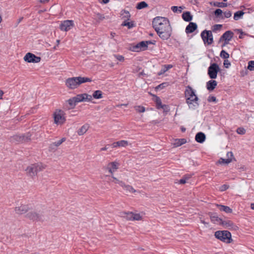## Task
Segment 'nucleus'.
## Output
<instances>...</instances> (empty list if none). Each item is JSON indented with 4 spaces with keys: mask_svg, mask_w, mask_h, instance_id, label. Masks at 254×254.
<instances>
[{
    "mask_svg": "<svg viewBox=\"0 0 254 254\" xmlns=\"http://www.w3.org/2000/svg\"><path fill=\"white\" fill-rule=\"evenodd\" d=\"M74 97L75 98V100L77 103L80 102H83V99L81 96V94H78Z\"/></svg>",
    "mask_w": 254,
    "mask_h": 254,
    "instance_id": "8fccbe9b",
    "label": "nucleus"
},
{
    "mask_svg": "<svg viewBox=\"0 0 254 254\" xmlns=\"http://www.w3.org/2000/svg\"><path fill=\"white\" fill-rule=\"evenodd\" d=\"M224 18H229L232 16V13L230 10H227L225 11L224 13Z\"/></svg>",
    "mask_w": 254,
    "mask_h": 254,
    "instance_id": "5fc2aeb1",
    "label": "nucleus"
},
{
    "mask_svg": "<svg viewBox=\"0 0 254 254\" xmlns=\"http://www.w3.org/2000/svg\"><path fill=\"white\" fill-rule=\"evenodd\" d=\"M186 102L190 108H193L197 105V97L194 90L190 86L187 87L185 90Z\"/></svg>",
    "mask_w": 254,
    "mask_h": 254,
    "instance_id": "7ed1b4c3",
    "label": "nucleus"
},
{
    "mask_svg": "<svg viewBox=\"0 0 254 254\" xmlns=\"http://www.w3.org/2000/svg\"><path fill=\"white\" fill-rule=\"evenodd\" d=\"M244 14V12L243 11H238L234 13V19L235 20H238L240 18H241Z\"/></svg>",
    "mask_w": 254,
    "mask_h": 254,
    "instance_id": "2f4dec72",
    "label": "nucleus"
},
{
    "mask_svg": "<svg viewBox=\"0 0 254 254\" xmlns=\"http://www.w3.org/2000/svg\"><path fill=\"white\" fill-rule=\"evenodd\" d=\"M229 186L228 185L224 184V185H222L220 187L219 190L221 191H223L227 190L229 188Z\"/></svg>",
    "mask_w": 254,
    "mask_h": 254,
    "instance_id": "bf43d9fd",
    "label": "nucleus"
},
{
    "mask_svg": "<svg viewBox=\"0 0 254 254\" xmlns=\"http://www.w3.org/2000/svg\"><path fill=\"white\" fill-rule=\"evenodd\" d=\"M65 140V138L64 137V138H62L60 140H59L58 141H56V142H54V143L55 144V147H58Z\"/></svg>",
    "mask_w": 254,
    "mask_h": 254,
    "instance_id": "3c124183",
    "label": "nucleus"
},
{
    "mask_svg": "<svg viewBox=\"0 0 254 254\" xmlns=\"http://www.w3.org/2000/svg\"><path fill=\"white\" fill-rule=\"evenodd\" d=\"M142 217L139 214L133 213V220H140Z\"/></svg>",
    "mask_w": 254,
    "mask_h": 254,
    "instance_id": "864d4df0",
    "label": "nucleus"
},
{
    "mask_svg": "<svg viewBox=\"0 0 254 254\" xmlns=\"http://www.w3.org/2000/svg\"><path fill=\"white\" fill-rule=\"evenodd\" d=\"M153 27L159 37L163 40L168 39L172 33V28L169 20L163 17L157 16L152 21Z\"/></svg>",
    "mask_w": 254,
    "mask_h": 254,
    "instance_id": "f257e3e1",
    "label": "nucleus"
},
{
    "mask_svg": "<svg viewBox=\"0 0 254 254\" xmlns=\"http://www.w3.org/2000/svg\"><path fill=\"white\" fill-rule=\"evenodd\" d=\"M74 23L72 20H66L62 22L60 28L62 31H67L73 27Z\"/></svg>",
    "mask_w": 254,
    "mask_h": 254,
    "instance_id": "f8f14e48",
    "label": "nucleus"
},
{
    "mask_svg": "<svg viewBox=\"0 0 254 254\" xmlns=\"http://www.w3.org/2000/svg\"><path fill=\"white\" fill-rule=\"evenodd\" d=\"M67 102L69 104L70 108H73L75 106L76 103H77L75 100L74 97L69 99L68 100H67Z\"/></svg>",
    "mask_w": 254,
    "mask_h": 254,
    "instance_id": "7c9ffc66",
    "label": "nucleus"
},
{
    "mask_svg": "<svg viewBox=\"0 0 254 254\" xmlns=\"http://www.w3.org/2000/svg\"><path fill=\"white\" fill-rule=\"evenodd\" d=\"M213 42V37L212 31L207 30V45L210 44Z\"/></svg>",
    "mask_w": 254,
    "mask_h": 254,
    "instance_id": "c9c22d12",
    "label": "nucleus"
},
{
    "mask_svg": "<svg viewBox=\"0 0 254 254\" xmlns=\"http://www.w3.org/2000/svg\"><path fill=\"white\" fill-rule=\"evenodd\" d=\"M115 57L119 61H124V57L123 56L121 55H115Z\"/></svg>",
    "mask_w": 254,
    "mask_h": 254,
    "instance_id": "e2e57ef3",
    "label": "nucleus"
},
{
    "mask_svg": "<svg viewBox=\"0 0 254 254\" xmlns=\"http://www.w3.org/2000/svg\"><path fill=\"white\" fill-rule=\"evenodd\" d=\"M214 236L218 240L226 244H230L233 241L231 234L227 230L217 231Z\"/></svg>",
    "mask_w": 254,
    "mask_h": 254,
    "instance_id": "20e7f679",
    "label": "nucleus"
},
{
    "mask_svg": "<svg viewBox=\"0 0 254 254\" xmlns=\"http://www.w3.org/2000/svg\"><path fill=\"white\" fill-rule=\"evenodd\" d=\"M148 6L147 3L145 1H141L137 3L136 8L137 9H141Z\"/></svg>",
    "mask_w": 254,
    "mask_h": 254,
    "instance_id": "72a5a7b5",
    "label": "nucleus"
},
{
    "mask_svg": "<svg viewBox=\"0 0 254 254\" xmlns=\"http://www.w3.org/2000/svg\"><path fill=\"white\" fill-rule=\"evenodd\" d=\"M217 206L220 210L224 211L227 213H230L232 212V209L229 206L223 205H218Z\"/></svg>",
    "mask_w": 254,
    "mask_h": 254,
    "instance_id": "b1692460",
    "label": "nucleus"
},
{
    "mask_svg": "<svg viewBox=\"0 0 254 254\" xmlns=\"http://www.w3.org/2000/svg\"><path fill=\"white\" fill-rule=\"evenodd\" d=\"M201 37L204 44H206V29H204L201 33Z\"/></svg>",
    "mask_w": 254,
    "mask_h": 254,
    "instance_id": "de8ad7c7",
    "label": "nucleus"
},
{
    "mask_svg": "<svg viewBox=\"0 0 254 254\" xmlns=\"http://www.w3.org/2000/svg\"><path fill=\"white\" fill-rule=\"evenodd\" d=\"M24 60L27 63H38L41 61V58L37 57L34 54L28 53L24 57Z\"/></svg>",
    "mask_w": 254,
    "mask_h": 254,
    "instance_id": "9b49d317",
    "label": "nucleus"
},
{
    "mask_svg": "<svg viewBox=\"0 0 254 254\" xmlns=\"http://www.w3.org/2000/svg\"><path fill=\"white\" fill-rule=\"evenodd\" d=\"M209 215L212 223L220 225L222 219L218 217L216 213H209Z\"/></svg>",
    "mask_w": 254,
    "mask_h": 254,
    "instance_id": "dca6fc26",
    "label": "nucleus"
},
{
    "mask_svg": "<svg viewBox=\"0 0 254 254\" xmlns=\"http://www.w3.org/2000/svg\"><path fill=\"white\" fill-rule=\"evenodd\" d=\"M25 217L32 221H43L45 219L43 212L38 210H32L28 212Z\"/></svg>",
    "mask_w": 254,
    "mask_h": 254,
    "instance_id": "423d86ee",
    "label": "nucleus"
},
{
    "mask_svg": "<svg viewBox=\"0 0 254 254\" xmlns=\"http://www.w3.org/2000/svg\"><path fill=\"white\" fill-rule=\"evenodd\" d=\"M220 225L223 226L225 228L233 230H236L238 228V227L232 221L228 219H222Z\"/></svg>",
    "mask_w": 254,
    "mask_h": 254,
    "instance_id": "ddd939ff",
    "label": "nucleus"
},
{
    "mask_svg": "<svg viewBox=\"0 0 254 254\" xmlns=\"http://www.w3.org/2000/svg\"><path fill=\"white\" fill-rule=\"evenodd\" d=\"M89 126L88 125H84L80 128L78 131L77 133L79 135L84 134L88 129Z\"/></svg>",
    "mask_w": 254,
    "mask_h": 254,
    "instance_id": "393cba45",
    "label": "nucleus"
},
{
    "mask_svg": "<svg viewBox=\"0 0 254 254\" xmlns=\"http://www.w3.org/2000/svg\"><path fill=\"white\" fill-rule=\"evenodd\" d=\"M225 67L228 68L231 65L230 62L228 60H225L223 63Z\"/></svg>",
    "mask_w": 254,
    "mask_h": 254,
    "instance_id": "052dcab7",
    "label": "nucleus"
},
{
    "mask_svg": "<svg viewBox=\"0 0 254 254\" xmlns=\"http://www.w3.org/2000/svg\"><path fill=\"white\" fill-rule=\"evenodd\" d=\"M227 158H231L232 160L233 158V153L232 152H228L227 153Z\"/></svg>",
    "mask_w": 254,
    "mask_h": 254,
    "instance_id": "338daca9",
    "label": "nucleus"
},
{
    "mask_svg": "<svg viewBox=\"0 0 254 254\" xmlns=\"http://www.w3.org/2000/svg\"><path fill=\"white\" fill-rule=\"evenodd\" d=\"M187 181L186 180V179H184V178L183 177V178L180 180L179 183L181 184H184L187 183Z\"/></svg>",
    "mask_w": 254,
    "mask_h": 254,
    "instance_id": "774afa93",
    "label": "nucleus"
},
{
    "mask_svg": "<svg viewBox=\"0 0 254 254\" xmlns=\"http://www.w3.org/2000/svg\"><path fill=\"white\" fill-rule=\"evenodd\" d=\"M161 108L163 109V110L165 112H168L169 110L168 106L166 105H162L160 107V109Z\"/></svg>",
    "mask_w": 254,
    "mask_h": 254,
    "instance_id": "0e129e2a",
    "label": "nucleus"
},
{
    "mask_svg": "<svg viewBox=\"0 0 254 254\" xmlns=\"http://www.w3.org/2000/svg\"><path fill=\"white\" fill-rule=\"evenodd\" d=\"M187 142V140L185 138L176 139L173 142L174 147H179L183 144H185Z\"/></svg>",
    "mask_w": 254,
    "mask_h": 254,
    "instance_id": "412c9836",
    "label": "nucleus"
},
{
    "mask_svg": "<svg viewBox=\"0 0 254 254\" xmlns=\"http://www.w3.org/2000/svg\"><path fill=\"white\" fill-rule=\"evenodd\" d=\"M222 10L220 9H216L214 12V13L216 17L224 19L223 16L222 15Z\"/></svg>",
    "mask_w": 254,
    "mask_h": 254,
    "instance_id": "f704fd0d",
    "label": "nucleus"
},
{
    "mask_svg": "<svg viewBox=\"0 0 254 254\" xmlns=\"http://www.w3.org/2000/svg\"><path fill=\"white\" fill-rule=\"evenodd\" d=\"M231 162H232V159L231 158L223 159L222 158H221L219 159L218 163L221 164H228L229 163H230Z\"/></svg>",
    "mask_w": 254,
    "mask_h": 254,
    "instance_id": "e433bc0d",
    "label": "nucleus"
},
{
    "mask_svg": "<svg viewBox=\"0 0 254 254\" xmlns=\"http://www.w3.org/2000/svg\"><path fill=\"white\" fill-rule=\"evenodd\" d=\"M183 9V7L182 6L178 7L177 6H173L171 7V10L174 12H178L181 13Z\"/></svg>",
    "mask_w": 254,
    "mask_h": 254,
    "instance_id": "79ce46f5",
    "label": "nucleus"
},
{
    "mask_svg": "<svg viewBox=\"0 0 254 254\" xmlns=\"http://www.w3.org/2000/svg\"><path fill=\"white\" fill-rule=\"evenodd\" d=\"M214 5L219 7H224L227 6V4L222 2H214Z\"/></svg>",
    "mask_w": 254,
    "mask_h": 254,
    "instance_id": "c03bdc74",
    "label": "nucleus"
},
{
    "mask_svg": "<svg viewBox=\"0 0 254 254\" xmlns=\"http://www.w3.org/2000/svg\"><path fill=\"white\" fill-rule=\"evenodd\" d=\"M81 96L83 99V102L91 101L92 100V96L86 93L81 94Z\"/></svg>",
    "mask_w": 254,
    "mask_h": 254,
    "instance_id": "473e14b6",
    "label": "nucleus"
},
{
    "mask_svg": "<svg viewBox=\"0 0 254 254\" xmlns=\"http://www.w3.org/2000/svg\"><path fill=\"white\" fill-rule=\"evenodd\" d=\"M65 121L64 113L62 110H57L54 113V122L57 125H62Z\"/></svg>",
    "mask_w": 254,
    "mask_h": 254,
    "instance_id": "1a4fd4ad",
    "label": "nucleus"
},
{
    "mask_svg": "<svg viewBox=\"0 0 254 254\" xmlns=\"http://www.w3.org/2000/svg\"><path fill=\"white\" fill-rule=\"evenodd\" d=\"M119 166V163L117 162H112L108 164L107 168L109 172L113 174L118 169Z\"/></svg>",
    "mask_w": 254,
    "mask_h": 254,
    "instance_id": "2eb2a0df",
    "label": "nucleus"
},
{
    "mask_svg": "<svg viewBox=\"0 0 254 254\" xmlns=\"http://www.w3.org/2000/svg\"><path fill=\"white\" fill-rule=\"evenodd\" d=\"M91 81L92 79L87 77L78 76L70 77L65 80V85L70 89H74L82 83Z\"/></svg>",
    "mask_w": 254,
    "mask_h": 254,
    "instance_id": "f03ea898",
    "label": "nucleus"
},
{
    "mask_svg": "<svg viewBox=\"0 0 254 254\" xmlns=\"http://www.w3.org/2000/svg\"><path fill=\"white\" fill-rule=\"evenodd\" d=\"M121 15L122 16V18L125 19V20H129L130 17V14L129 11L123 10L121 11Z\"/></svg>",
    "mask_w": 254,
    "mask_h": 254,
    "instance_id": "a878e982",
    "label": "nucleus"
},
{
    "mask_svg": "<svg viewBox=\"0 0 254 254\" xmlns=\"http://www.w3.org/2000/svg\"><path fill=\"white\" fill-rule=\"evenodd\" d=\"M220 56L223 59L227 60L229 58V54L225 50H222L220 54Z\"/></svg>",
    "mask_w": 254,
    "mask_h": 254,
    "instance_id": "4c0bfd02",
    "label": "nucleus"
},
{
    "mask_svg": "<svg viewBox=\"0 0 254 254\" xmlns=\"http://www.w3.org/2000/svg\"><path fill=\"white\" fill-rule=\"evenodd\" d=\"M57 147H55V144L54 143L51 144L49 146V150L50 151H54L56 150V148Z\"/></svg>",
    "mask_w": 254,
    "mask_h": 254,
    "instance_id": "680f3d73",
    "label": "nucleus"
},
{
    "mask_svg": "<svg viewBox=\"0 0 254 254\" xmlns=\"http://www.w3.org/2000/svg\"><path fill=\"white\" fill-rule=\"evenodd\" d=\"M31 134L27 133L22 135H14L9 138V141L11 143H19L29 141L31 139Z\"/></svg>",
    "mask_w": 254,
    "mask_h": 254,
    "instance_id": "0eeeda50",
    "label": "nucleus"
},
{
    "mask_svg": "<svg viewBox=\"0 0 254 254\" xmlns=\"http://www.w3.org/2000/svg\"><path fill=\"white\" fill-rule=\"evenodd\" d=\"M207 101L210 102H213L216 103L217 102V100L216 99V98L213 96H209L208 97V98L207 99Z\"/></svg>",
    "mask_w": 254,
    "mask_h": 254,
    "instance_id": "6e6d98bb",
    "label": "nucleus"
},
{
    "mask_svg": "<svg viewBox=\"0 0 254 254\" xmlns=\"http://www.w3.org/2000/svg\"><path fill=\"white\" fill-rule=\"evenodd\" d=\"M92 96L95 99H101L103 97L102 92L101 90H96L93 92Z\"/></svg>",
    "mask_w": 254,
    "mask_h": 254,
    "instance_id": "c85d7f7f",
    "label": "nucleus"
},
{
    "mask_svg": "<svg viewBox=\"0 0 254 254\" xmlns=\"http://www.w3.org/2000/svg\"><path fill=\"white\" fill-rule=\"evenodd\" d=\"M166 84H167L166 83H162L159 84V85H158L157 86H156L155 87V89L156 90L162 89L166 86Z\"/></svg>",
    "mask_w": 254,
    "mask_h": 254,
    "instance_id": "13d9d810",
    "label": "nucleus"
},
{
    "mask_svg": "<svg viewBox=\"0 0 254 254\" xmlns=\"http://www.w3.org/2000/svg\"><path fill=\"white\" fill-rule=\"evenodd\" d=\"M29 207L27 205H21L15 208V212L18 214H23L28 211Z\"/></svg>",
    "mask_w": 254,
    "mask_h": 254,
    "instance_id": "4468645a",
    "label": "nucleus"
},
{
    "mask_svg": "<svg viewBox=\"0 0 254 254\" xmlns=\"http://www.w3.org/2000/svg\"><path fill=\"white\" fill-rule=\"evenodd\" d=\"M135 109L138 113H143L145 111V108L141 106H135Z\"/></svg>",
    "mask_w": 254,
    "mask_h": 254,
    "instance_id": "09e8293b",
    "label": "nucleus"
},
{
    "mask_svg": "<svg viewBox=\"0 0 254 254\" xmlns=\"http://www.w3.org/2000/svg\"><path fill=\"white\" fill-rule=\"evenodd\" d=\"M112 178L113 179V182L116 184H118L121 187H123L124 186L125 183L122 181H120L117 178L115 177L113 175H112Z\"/></svg>",
    "mask_w": 254,
    "mask_h": 254,
    "instance_id": "a19ab883",
    "label": "nucleus"
},
{
    "mask_svg": "<svg viewBox=\"0 0 254 254\" xmlns=\"http://www.w3.org/2000/svg\"><path fill=\"white\" fill-rule=\"evenodd\" d=\"M139 45L141 48V51L145 50L147 48V43L145 41H141L139 43Z\"/></svg>",
    "mask_w": 254,
    "mask_h": 254,
    "instance_id": "37998d69",
    "label": "nucleus"
},
{
    "mask_svg": "<svg viewBox=\"0 0 254 254\" xmlns=\"http://www.w3.org/2000/svg\"><path fill=\"white\" fill-rule=\"evenodd\" d=\"M222 27L221 24H215L212 27V31L213 32H216L217 31H220Z\"/></svg>",
    "mask_w": 254,
    "mask_h": 254,
    "instance_id": "58836bf2",
    "label": "nucleus"
},
{
    "mask_svg": "<svg viewBox=\"0 0 254 254\" xmlns=\"http://www.w3.org/2000/svg\"><path fill=\"white\" fill-rule=\"evenodd\" d=\"M44 168L41 164L36 163L28 166L25 171L27 175L33 178L37 175L38 172L42 171Z\"/></svg>",
    "mask_w": 254,
    "mask_h": 254,
    "instance_id": "39448f33",
    "label": "nucleus"
},
{
    "mask_svg": "<svg viewBox=\"0 0 254 254\" xmlns=\"http://www.w3.org/2000/svg\"><path fill=\"white\" fill-rule=\"evenodd\" d=\"M237 132L239 134H244L246 133V130L243 127H238L237 129Z\"/></svg>",
    "mask_w": 254,
    "mask_h": 254,
    "instance_id": "603ef678",
    "label": "nucleus"
},
{
    "mask_svg": "<svg viewBox=\"0 0 254 254\" xmlns=\"http://www.w3.org/2000/svg\"><path fill=\"white\" fill-rule=\"evenodd\" d=\"M197 27V26L195 23L190 22L187 26L185 31L187 34L191 33L196 29Z\"/></svg>",
    "mask_w": 254,
    "mask_h": 254,
    "instance_id": "f3484780",
    "label": "nucleus"
},
{
    "mask_svg": "<svg viewBox=\"0 0 254 254\" xmlns=\"http://www.w3.org/2000/svg\"><path fill=\"white\" fill-rule=\"evenodd\" d=\"M237 30L240 33V35L239 36V38L240 39H242L243 38V36H242L243 35H246V34L244 32H243L242 29H238Z\"/></svg>",
    "mask_w": 254,
    "mask_h": 254,
    "instance_id": "69168bd1",
    "label": "nucleus"
},
{
    "mask_svg": "<svg viewBox=\"0 0 254 254\" xmlns=\"http://www.w3.org/2000/svg\"><path fill=\"white\" fill-rule=\"evenodd\" d=\"M122 26H127L128 29L132 28L135 26V24L133 21H128V20H125L122 24Z\"/></svg>",
    "mask_w": 254,
    "mask_h": 254,
    "instance_id": "bb28decb",
    "label": "nucleus"
},
{
    "mask_svg": "<svg viewBox=\"0 0 254 254\" xmlns=\"http://www.w3.org/2000/svg\"><path fill=\"white\" fill-rule=\"evenodd\" d=\"M155 103L157 109H160L161 106L162 105V102L159 97L156 96Z\"/></svg>",
    "mask_w": 254,
    "mask_h": 254,
    "instance_id": "a18cd8bd",
    "label": "nucleus"
},
{
    "mask_svg": "<svg viewBox=\"0 0 254 254\" xmlns=\"http://www.w3.org/2000/svg\"><path fill=\"white\" fill-rule=\"evenodd\" d=\"M130 50L133 52H138L141 51V48L139 45V43L136 45L133 46L131 47Z\"/></svg>",
    "mask_w": 254,
    "mask_h": 254,
    "instance_id": "ea45409f",
    "label": "nucleus"
},
{
    "mask_svg": "<svg viewBox=\"0 0 254 254\" xmlns=\"http://www.w3.org/2000/svg\"><path fill=\"white\" fill-rule=\"evenodd\" d=\"M234 36V33L231 31H226L220 38L219 42H221L223 40L224 41V44L222 45V47H224L225 45L229 44V42L232 39Z\"/></svg>",
    "mask_w": 254,
    "mask_h": 254,
    "instance_id": "9d476101",
    "label": "nucleus"
},
{
    "mask_svg": "<svg viewBox=\"0 0 254 254\" xmlns=\"http://www.w3.org/2000/svg\"><path fill=\"white\" fill-rule=\"evenodd\" d=\"M128 144V142L127 140H122L119 141L115 142L112 143L113 147H126Z\"/></svg>",
    "mask_w": 254,
    "mask_h": 254,
    "instance_id": "a211bd4d",
    "label": "nucleus"
},
{
    "mask_svg": "<svg viewBox=\"0 0 254 254\" xmlns=\"http://www.w3.org/2000/svg\"><path fill=\"white\" fill-rule=\"evenodd\" d=\"M248 69L250 71L254 70V61H250L249 62Z\"/></svg>",
    "mask_w": 254,
    "mask_h": 254,
    "instance_id": "49530a36",
    "label": "nucleus"
},
{
    "mask_svg": "<svg viewBox=\"0 0 254 254\" xmlns=\"http://www.w3.org/2000/svg\"><path fill=\"white\" fill-rule=\"evenodd\" d=\"M206 136L204 133L201 132H198L196 133L195 139L198 143H202L205 141Z\"/></svg>",
    "mask_w": 254,
    "mask_h": 254,
    "instance_id": "6ab92c4d",
    "label": "nucleus"
},
{
    "mask_svg": "<svg viewBox=\"0 0 254 254\" xmlns=\"http://www.w3.org/2000/svg\"><path fill=\"white\" fill-rule=\"evenodd\" d=\"M96 15V18L97 19V20L98 21H102L105 18V17L103 16V15H102L100 13H97Z\"/></svg>",
    "mask_w": 254,
    "mask_h": 254,
    "instance_id": "4d7b16f0",
    "label": "nucleus"
},
{
    "mask_svg": "<svg viewBox=\"0 0 254 254\" xmlns=\"http://www.w3.org/2000/svg\"><path fill=\"white\" fill-rule=\"evenodd\" d=\"M212 79L207 81V90L210 91H213L217 85V81Z\"/></svg>",
    "mask_w": 254,
    "mask_h": 254,
    "instance_id": "aec40b11",
    "label": "nucleus"
},
{
    "mask_svg": "<svg viewBox=\"0 0 254 254\" xmlns=\"http://www.w3.org/2000/svg\"><path fill=\"white\" fill-rule=\"evenodd\" d=\"M182 18L185 21L190 22L192 19V16L189 11H186L182 14Z\"/></svg>",
    "mask_w": 254,
    "mask_h": 254,
    "instance_id": "4be33fe9",
    "label": "nucleus"
},
{
    "mask_svg": "<svg viewBox=\"0 0 254 254\" xmlns=\"http://www.w3.org/2000/svg\"><path fill=\"white\" fill-rule=\"evenodd\" d=\"M122 188L127 191V192H136V190H134L133 187L130 185H126L125 183L124 184V186L122 187Z\"/></svg>",
    "mask_w": 254,
    "mask_h": 254,
    "instance_id": "cd10ccee",
    "label": "nucleus"
},
{
    "mask_svg": "<svg viewBox=\"0 0 254 254\" xmlns=\"http://www.w3.org/2000/svg\"><path fill=\"white\" fill-rule=\"evenodd\" d=\"M133 212H123L121 213L122 217L125 218L128 220H133Z\"/></svg>",
    "mask_w": 254,
    "mask_h": 254,
    "instance_id": "5701e85b",
    "label": "nucleus"
},
{
    "mask_svg": "<svg viewBox=\"0 0 254 254\" xmlns=\"http://www.w3.org/2000/svg\"><path fill=\"white\" fill-rule=\"evenodd\" d=\"M220 70V68L217 64L211 63L208 67L207 74L211 79H215Z\"/></svg>",
    "mask_w": 254,
    "mask_h": 254,
    "instance_id": "6e6552de",
    "label": "nucleus"
},
{
    "mask_svg": "<svg viewBox=\"0 0 254 254\" xmlns=\"http://www.w3.org/2000/svg\"><path fill=\"white\" fill-rule=\"evenodd\" d=\"M173 67V65L171 64H167V65H164L162 67L161 70H160V72L159 73V75H161L163 73H164L165 72L168 71L169 69Z\"/></svg>",
    "mask_w": 254,
    "mask_h": 254,
    "instance_id": "c756f323",
    "label": "nucleus"
}]
</instances>
